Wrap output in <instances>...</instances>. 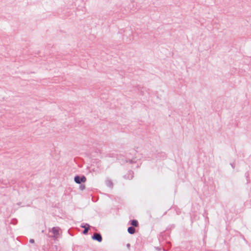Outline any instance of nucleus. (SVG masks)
<instances>
[{"mask_svg": "<svg viewBox=\"0 0 251 251\" xmlns=\"http://www.w3.org/2000/svg\"><path fill=\"white\" fill-rule=\"evenodd\" d=\"M75 181L77 183H80L81 182H85L86 181V178L84 176L80 178L79 176H77L75 177Z\"/></svg>", "mask_w": 251, "mask_h": 251, "instance_id": "nucleus-1", "label": "nucleus"}, {"mask_svg": "<svg viewBox=\"0 0 251 251\" xmlns=\"http://www.w3.org/2000/svg\"><path fill=\"white\" fill-rule=\"evenodd\" d=\"M92 238L94 240H97L99 242H101L102 241L101 236L98 233H95L92 237Z\"/></svg>", "mask_w": 251, "mask_h": 251, "instance_id": "nucleus-2", "label": "nucleus"}, {"mask_svg": "<svg viewBox=\"0 0 251 251\" xmlns=\"http://www.w3.org/2000/svg\"><path fill=\"white\" fill-rule=\"evenodd\" d=\"M52 232L53 234V235L55 237H57L59 233V230L58 228L56 227H53L52 229Z\"/></svg>", "mask_w": 251, "mask_h": 251, "instance_id": "nucleus-3", "label": "nucleus"}, {"mask_svg": "<svg viewBox=\"0 0 251 251\" xmlns=\"http://www.w3.org/2000/svg\"><path fill=\"white\" fill-rule=\"evenodd\" d=\"M82 227L84 228V230L83 232V234H86V233H87L88 230L89 229V226L88 225H86L85 226H82Z\"/></svg>", "mask_w": 251, "mask_h": 251, "instance_id": "nucleus-4", "label": "nucleus"}, {"mask_svg": "<svg viewBox=\"0 0 251 251\" xmlns=\"http://www.w3.org/2000/svg\"><path fill=\"white\" fill-rule=\"evenodd\" d=\"M127 231L130 234H132L135 233V229L133 227H129L127 229Z\"/></svg>", "mask_w": 251, "mask_h": 251, "instance_id": "nucleus-5", "label": "nucleus"}, {"mask_svg": "<svg viewBox=\"0 0 251 251\" xmlns=\"http://www.w3.org/2000/svg\"><path fill=\"white\" fill-rule=\"evenodd\" d=\"M131 224L132 226H135V227H137L138 226V221L135 220H132L131 221Z\"/></svg>", "mask_w": 251, "mask_h": 251, "instance_id": "nucleus-6", "label": "nucleus"}, {"mask_svg": "<svg viewBox=\"0 0 251 251\" xmlns=\"http://www.w3.org/2000/svg\"><path fill=\"white\" fill-rule=\"evenodd\" d=\"M30 242L32 243H33L34 242V241L33 239H30Z\"/></svg>", "mask_w": 251, "mask_h": 251, "instance_id": "nucleus-7", "label": "nucleus"}]
</instances>
